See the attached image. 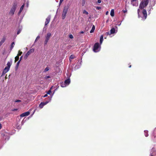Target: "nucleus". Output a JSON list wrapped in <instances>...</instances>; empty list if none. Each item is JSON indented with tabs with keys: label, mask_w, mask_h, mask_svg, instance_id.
Segmentation results:
<instances>
[{
	"label": "nucleus",
	"mask_w": 156,
	"mask_h": 156,
	"mask_svg": "<svg viewBox=\"0 0 156 156\" xmlns=\"http://www.w3.org/2000/svg\"><path fill=\"white\" fill-rule=\"evenodd\" d=\"M48 41L49 40H48L45 39V40L44 41V46H45L47 45Z\"/></svg>",
	"instance_id": "obj_24"
},
{
	"label": "nucleus",
	"mask_w": 156,
	"mask_h": 156,
	"mask_svg": "<svg viewBox=\"0 0 156 156\" xmlns=\"http://www.w3.org/2000/svg\"><path fill=\"white\" fill-rule=\"evenodd\" d=\"M95 8L97 10H100L101 9V7L100 6H96Z\"/></svg>",
	"instance_id": "obj_32"
},
{
	"label": "nucleus",
	"mask_w": 156,
	"mask_h": 156,
	"mask_svg": "<svg viewBox=\"0 0 156 156\" xmlns=\"http://www.w3.org/2000/svg\"><path fill=\"white\" fill-rule=\"evenodd\" d=\"M49 68L48 67H47L46 68L44 69V72H46L47 71H48L49 70Z\"/></svg>",
	"instance_id": "obj_28"
},
{
	"label": "nucleus",
	"mask_w": 156,
	"mask_h": 156,
	"mask_svg": "<svg viewBox=\"0 0 156 156\" xmlns=\"http://www.w3.org/2000/svg\"><path fill=\"white\" fill-rule=\"evenodd\" d=\"M51 33H48L45 36V39L49 40L51 36Z\"/></svg>",
	"instance_id": "obj_12"
},
{
	"label": "nucleus",
	"mask_w": 156,
	"mask_h": 156,
	"mask_svg": "<svg viewBox=\"0 0 156 156\" xmlns=\"http://www.w3.org/2000/svg\"><path fill=\"white\" fill-rule=\"evenodd\" d=\"M9 69L8 68H7V67H6L3 70L2 73V75H4L6 73H7L9 70Z\"/></svg>",
	"instance_id": "obj_11"
},
{
	"label": "nucleus",
	"mask_w": 156,
	"mask_h": 156,
	"mask_svg": "<svg viewBox=\"0 0 156 156\" xmlns=\"http://www.w3.org/2000/svg\"><path fill=\"white\" fill-rule=\"evenodd\" d=\"M40 38V37L39 36H37L35 40V42H36L37 40H38Z\"/></svg>",
	"instance_id": "obj_33"
},
{
	"label": "nucleus",
	"mask_w": 156,
	"mask_h": 156,
	"mask_svg": "<svg viewBox=\"0 0 156 156\" xmlns=\"http://www.w3.org/2000/svg\"><path fill=\"white\" fill-rule=\"evenodd\" d=\"M83 14H86V15H88V12H87L86 10H83Z\"/></svg>",
	"instance_id": "obj_27"
},
{
	"label": "nucleus",
	"mask_w": 156,
	"mask_h": 156,
	"mask_svg": "<svg viewBox=\"0 0 156 156\" xmlns=\"http://www.w3.org/2000/svg\"><path fill=\"white\" fill-rule=\"evenodd\" d=\"M69 8V6H65L64 7L62 15V19H64L66 16V14L68 12V9Z\"/></svg>",
	"instance_id": "obj_3"
},
{
	"label": "nucleus",
	"mask_w": 156,
	"mask_h": 156,
	"mask_svg": "<svg viewBox=\"0 0 156 156\" xmlns=\"http://www.w3.org/2000/svg\"><path fill=\"white\" fill-rule=\"evenodd\" d=\"M69 37L71 39H73V37L72 34H70L69 36Z\"/></svg>",
	"instance_id": "obj_36"
},
{
	"label": "nucleus",
	"mask_w": 156,
	"mask_h": 156,
	"mask_svg": "<svg viewBox=\"0 0 156 156\" xmlns=\"http://www.w3.org/2000/svg\"><path fill=\"white\" fill-rule=\"evenodd\" d=\"M154 134H155L156 133V131H154ZM156 137V135L154 136V137Z\"/></svg>",
	"instance_id": "obj_50"
},
{
	"label": "nucleus",
	"mask_w": 156,
	"mask_h": 156,
	"mask_svg": "<svg viewBox=\"0 0 156 156\" xmlns=\"http://www.w3.org/2000/svg\"><path fill=\"white\" fill-rule=\"evenodd\" d=\"M75 58V57L73 55H71L69 58V60L70 61V59H73Z\"/></svg>",
	"instance_id": "obj_21"
},
{
	"label": "nucleus",
	"mask_w": 156,
	"mask_h": 156,
	"mask_svg": "<svg viewBox=\"0 0 156 156\" xmlns=\"http://www.w3.org/2000/svg\"><path fill=\"white\" fill-rule=\"evenodd\" d=\"M17 5V2H15L13 3L12 7L11 8V10L9 12V15H13L14 14V12L16 9Z\"/></svg>",
	"instance_id": "obj_2"
},
{
	"label": "nucleus",
	"mask_w": 156,
	"mask_h": 156,
	"mask_svg": "<svg viewBox=\"0 0 156 156\" xmlns=\"http://www.w3.org/2000/svg\"><path fill=\"white\" fill-rule=\"evenodd\" d=\"M99 44L98 43H95L94 46L93 51L95 52L98 51V49L99 47Z\"/></svg>",
	"instance_id": "obj_6"
},
{
	"label": "nucleus",
	"mask_w": 156,
	"mask_h": 156,
	"mask_svg": "<svg viewBox=\"0 0 156 156\" xmlns=\"http://www.w3.org/2000/svg\"><path fill=\"white\" fill-rule=\"evenodd\" d=\"M2 44H2L1 42H0V47Z\"/></svg>",
	"instance_id": "obj_49"
},
{
	"label": "nucleus",
	"mask_w": 156,
	"mask_h": 156,
	"mask_svg": "<svg viewBox=\"0 0 156 156\" xmlns=\"http://www.w3.org/2000/svg\"><path fill=\"white\" fill-rule=\"evenodd\" d=\"M110 15L112 17H113L114 16V12L113 9H112L111 10L110 12Z\"/></svg>",
	"instance_id": "obj_16"
},
{
	"label": "nucleus",
	"mask_w": 156,
	"mask_h": 156,
	"mask_svg": "<svg viewBox=\"0 0 156 156\" xmlns=\"http://www.w3.org/2000/svg\"><path fill=\"white\" fill-rule=\"evenodd\" d=\"M149 0H143L140 3L139 8L140 9H143L147 5Z\"/></svg>",
	"instance_id": "obj_1"
},
{
	"label": "nucleus",
	"mask_w": 156,
	"mask_h": 156,
	"mask_svg": "<svg viewBox=\"0 0 156 156\" xmlns=\"http://www.w3.org/2000/svg\"><path fill=\"white\" fill-rule=\"evenodd\" d=\"M144 134L145 136L146 137H147L148 136V131L147 130H146L144 131Z\"/></svg>",
	"instance_id": "obj_20"
},
{
	"label": "nucleus",
	"mask_w": 156,
	"mask_h": 156,
	"mask_svg": "<svg viewBox=\"0 0 156 156\" xmlns=\"http://www.w3.org/2000/svg\"><path fill=\"white\" fill-rule=\"evenodd\" d=\"M22 58H23V56H21L20 57V60L19 61L20 62L22 60Z\"/></svg>",
	"instance_id": "obj_39"
},
{
	"label": "nucleus",
	"mask_w": 156,
	"mask_h": 156,
	"mask_svg": "<svg viewBox=\"0 0 156 156\" xmlns=\"http://www.w3.org/2000/svg\"><path fill=\"white\" fill-rule=\"evenodd\" d=\"M19 56H16L15 57V62H16L17 61H18L19 59Z\"/></svg>",
	"instance_id": "obj_22"
},
{
	"label": "nucleus",
	"mask_w": 156,
	"mask_h": 156,
	"mask_svg": "<svg viewBox=\"0 0 156 156\" xmlns=\"http://www.w3.org/2000/svg\"><path fill=\"white\" fill-rule=\"evenodd\" d=\"M15 45V43L14 42H13L12 43L11 45H10V50H11L14 47V46Z\"/></svg>",
	"instance_id": "obj_17"
},
{
	"label": "nucleus",
	"mask_w": 156,
	"mask_h": 156,
	"mask_svg": "<svg viewBox=\"0 0 156 156\" xmlns=\"http://www.w3.org/2000/svg\"><path fill=\"white\" fill-rule=\"evenodd\" d=\"M134 1H136L135 0H131V4L133 6H136V4H134L133 2Z\"/></svg>",
	"instance_id": "obj_26"
},
{
	"label": "nucleus",
	"mask_w": 156,
	"mask_h": 156,
	"mask_svg": "<svg viewBox=\"0 0 156 156\" xmlns=\"http://www.w3.org/2000/svg\"><path fill=\"white\" fill-rule=\"evenodd\" d=\"M2 127V125L1 123H0V129H1Z\"/></svg>",
	"instance_id": "obj_46"
},
{
	"label": "nucleus",
	"mask_w": 156,
	"mask_h": 156,
	"mask_svg": "<svg viewBox=\"0 0 156 156\" xmlns=\"http://www.w3.org/2000/svg\"><path fill=\"white\" fill-rule=\"evenodd\" d=\"M12 61H11V62H7V66H6V67H7V68H8L9 69L11 66L12 65Z\"/></svg>",
	"instance_id": "obj_14"
},
{
	"label": "nucleus",
	"mask_w": 156,
	"mask_h": 156,
	"mask_svg": "<svg viewBox=\"0 0 156 156\" xmlns=\"http://www.w3.org/2000/svg\"><path fill=\"white\" fill-rule=\"evenodd\" d=\"M108 11H107V12H106V13H105V14L106 15H107L108 14Z\"/></svg>",
	"instance_id": "obj_48"
},
{
	"label": "nucleus",
	"mask_w": 156,
	"mask_h": 156,
	"mask_svg": "<svg viewBox=\"0 0 156 156\" xmlns=\"http://www.w3.org/2000/svg\"><path fill=\"white\" fill-rule=\"evenodd\" d=\"M62 84H63V85H64V83H62V84H61V85H62Z\"/></svg>",
	"instance_id": "obj_52"
},
{
	"label": "nucleus",
	"mask_w": 156,
	"mask_h": 156,
	"mask_svg": "<svg viewBox=\"0 0 156 156\" xmlns=\"http://www.w3.org/2000/svg\"><path fill=\"white\" fill-rule=\"evenodd\" d=\"M122 11L124 13H125L127 12V10L126 9L125 10H123Z\"/></svg>",
	"instance_id": "obj_42"
},
{
	"label": "nucleus",
	"mask_w": 156,
	"mask_h": 156,
	"mask_svg": "<svg viewBox=\"0 0 156 156\" xmlns=\"http://www.w3.org/2000/svg\"><path fill=\"white\" fill-rule=\"evenodd\" d=\"M48 101H46L45 102H42L40 104L39 107L40 108H42L44 106L48 103Z\"/></svg>",
	"instance_id": "obj_7"
},
{
	"label": "nucleus",
	"mask_w": 156,
	"mask_h": 156,
	"mask_svg": "<svg viewBox=\"0 0 156 156\" xmlns=\"http://www.w3.org/2000/svg\"><path fill=\"white\" fill-rule=\"evenodd\" d=\"M63 0H60V2H59V4H61L62 2H63Z\"/></svg>",
	"instance_id": "obj_40"
},
{
	"label": "nucleus",
	"mask_w": 156,
	"mask_h": 156,
	"mask_svg": "<svg viewBox=\"0 0 156 156\" xmlns=\"http://www.w3.org/2000/svg\"><path fill=\"white\" fill-rule=\"evenodd\" d=\"M142 13L143 15V16L144 17L145 19H146L147 16V12L145 9H143L142 11Z\"/></svg>",
	"instance_id": "obj_10"
},
{
	"label": "nucleus",
	"mask_w": 156,
	"mask_h": 156,
	"mask_svg": "<svg viewBox=\"0 0 156 156\" xmlns=\"http://www.w3.org/2000/svg\"><path fill=\"white\" fill-rule=\"evenodd\" d=\"M30 114V112H25L23 113L20 115L21 117H23L26 116H27L29 115Z\"/></svg>",
	"instance_id": "obj_8"
},
{
	"label": "nucleus",
	"mask_w": 156,
	"mask_h": 156,
	"mask_svg": "<svg viewBox=\"0 0 156 156\" xmlns=\"http://www.w3.org/2000/svg\"><path fill=\"white\" fill-rule=\"evenodd\" d=\"M139 12H140V9H138L137 10V12H138V14H139Z\"/></svg>",
	"instance_id": "obj_47"
},
{
	"label": "nucleus",
	"mask_w": 156,
	"mask_h": 156,
	"mask_svg": "<svg viewBox=\"0 0 156 156\" xmlns=\"http://www.w3.org/2000/svg\"><path fill=\"white\" fill-rule=\"evenodd\" d=\"M50 20V16H49L46 19V21L45 23V26L47 25L49 23Z\"/></svg>",
	"instance_id": "obj_9"
},
{
	"label": "nucleus",
	"mask_w": 156,
	"mask_h": 156,
	"mask_svg": "<svg viewBox=\"0 0 156 156\" xmlns=\"http://www.w3.org/2000/svg\"><path fill=\"white\" fill-rule=\"evenodd\" d=\"M115 28H112L111 29V30H110V33L111 34H113L115 33Z\"/></svg>",
	"instance_id": "obj_15"
},
{
	"label": "nucleus",
	"mask_w": 156,
	"mask_h": 156,
	"mask_svg": "<svg viewBox=\"0 0 156 156\" xmlns=\"http://www.w3.org/2000/svg\"><path fill=\"white\" fill-rule=\"evenodd\" d=\"M24 5H22L20 8V10L19 11V12H18V15H20V13L23 10V8H24Z\"/></svg>",
	"instance_id": "obj_13"
},
{
	"label": "nucleus",
	"mask_w": 156,
	"mask_h": 156,
	"mask_svg": "<svg viewBox=\"0 0 156 156\" xmlns=\"http://www.w3.org/2000/svg\"><path fill=\"white\" fill-rule=\"evenodd\" d=\"M70 80L69 78H68L65 81L64 83V85L63 86V84H62L61 85V86L62 87H65L66 85H69L70 83Z\"/></svg>",
	"instance_id": "obj_5"
},
{
	"label": "nucleus",
	"mask_w": 156,
	"mask_h": 156,
	"mask_svg": "<svg viewBox=\"0 0 156 156\" xmlns=\"http://www.w3.org/2000/svg\"><path fill=\"white\" fill-rule=\"evenodd\" d=\"M22 52L20 51V50H19L18 52V53L17 54V56H20L22 54Z\"/></svg>",
	"instance_id": "obj_25"
},
{
	"label": "nucleus",
	"mask_w": 156,
	"mask_h": 156,
	"mask_svg": "<svg viewBox=\"0 0 156 156\" xmlns=\"http://www.w3.org/2000/svg\"><path fill=\"white\" fill-rule=\"evenodd\" d=\"M51 90H50L48 91L47 93V94H51Z\"/></svg>",
	"instance_id": "obj_38"
},
{
	"label": "nucleus",
	"mask_w": 156,
	"mask_h": 156,
	"mask_svg": "<svg viewBox=\"0 0 156 156\" xmlns=\"http://www.w3.org/2000/svg\"><path fill=\"white\" fill-rule=\"evenodd\" d=\"M48 41L49 40H48L45 39V40L44 41V46H45L47 45Z\"/></svg>",
	"instance_id": "obj_23"
},
{
	"label": "nucleus",
	"mask_w": 156,
	"mask_h": 156,
	"mask_svg": "<svg viewBox=\"0 0 156 156\" xmlns=\"http://www.w3.org/2000/svg\"><path fill=\"white\" fill-rule=\"evenodd\" d=\"M34 49H30L29 51H28L27 53L24 56V58L25 59H27L28 56L31 53H32L34 52Z\"/></svg>",
	"instance_id": "obj_4"
},
{
	"label": "nucleus",
	"mask_w": 156,
	"mask_h": 156,
	"mask_svg": "<svg viewBox=\"0 0 156 156\" xmlns=\"http://www.w3.org/2000/svg\"><path fill=\"white\" fill-rule=\"evenodd\" d=\"M50 78H51V76H45L44 77V79H48Z\"/></svg>",
	"instance_id": "obj_30"
},
{
	"label": "nucleus",
	"mask_w": 156,
	"mask_h": 156,
	"mask_svg": "<svg viewBox=\"0 0 156 156\" xmlns=\"http://www.w3.org/2000/svg\"><path fill=\"white\" fill-rule=\"evenodd\" d=\"M5 38H3L1 41V42L3 44L5 41Z\"/></svg>",
	"instance_id": "obj_29"
},
{
	"label": "nucleus",
	"mask_w": 156,
	"mask_h": 156,
	"mask_svg": "<svg viewBox=\"0 0 156 156\" xmlns=\"http://www.w3.org/2000/svg\"><path fill=\"white\" fill-rule=\"evenodd\" d=\"M131 67V65H130L129 66V68H130V67Z\"/></svg>",
	"instance_id": "obj_51"
},
{
	"label": "nucleus",
	"mask_w": 156,
	"mask_h": 156,
	"mask_svg": "<svg viewBox=\"0 0 156 156\" xmlns=\"http://www.w3.org/2000/svg\"><path fill=\"white\" fill-rule=\"evenodd\" d=\"M105 34L106 35H111V34L110 33V32H106Z\"/></svg>",
	"instance_id": "obj_34"
},
{
	"label": "nucleus",
	"mask_w": 156,
	"mask_h": 156,
	"mask_svg": "<svg viewBox=\"0 0 156 156\" xmlns=\"http://www.w3.org/2000/svg\"><path fill=\"white\" fill-rule=\"evenodd\" d=\"M21 29H19L17 32V34H19L21 32Z\"/></svg>",
	"instance_id": "obj_35"
},
{
	"label": "nucleus",
	"mask_w": 156,
	"mask_h": 156,
	"mask_svg": "<svg viewBox=\"0 0 156 156\" xmlns=\"http://www.w3.org/2000/svg\"><path fill=\"white\" fill-rule=\"evenodd\" d=\"M103 36L102 35L101 36L100 38V42L101 44L102 42V41H103Z\"/></svg>",
	"instance_id": "obj_19"
},
{
	"label": "nucleus",
	"mask_w": 156,
	"mask_h": 156,
	"mask_svg": "<svg viewBox=\"0 0 156 156\" xmlns=\"http://www.w3.org/2000/svg\"><path fill=\"white\" fill-rule=\"evenodd\" d=\"M20 61H18L17 62V64H16V68H17L19 66V64H20Z\"/></svg>",
	"instance_id": "obj_31"
},
{
	"label": "nucleus",
	"mask_w": 156,
	"mask_h": 156,
	"mask_svg": "<svg viewBox=\"0 0 156 156\" xmlns=\"http://www.w3.org/2000/svg\"><path fill=\"white\" fill-rule=\"evenodd\" d=\"M27 4L28 5V3H27Z\"/></svg>",
	"instance_id": "obj_53"
},
{
	"label": "nucleus",
	"mask_w": 156,
	"mask_h": 156,
	"mask_svg": "<svg viewBox=\"0 0 156 156\" xmlns=\"http://www.w3.org/2000/svg\"><path fill=\"white\" fill-rule=\"evenodd\" d=\"M47 96H48L47 94H45V95L43 96V97H47Z\"/></svg>",
	"instance_id": "obj_44"
},
{
	"label": "nucleus",
	"mask_w": 156,
	"mask_h": 156,
	"mask_svg": "<svg viewBox=\"0 0 156 156\" xmlns=\"http://www.w3.org/2000/svg\"><path fill=\"white\" fill-rule=\"evenodd\" d=\"M80 34H83L84 33V31H81L80 32Z\"/></svg>",
	"instance_id": "obj_45"
},
{
	"label": "nucleus",
	"mask_w": 156,
	"mask_h": 156,
	"mask_svg": "<svg viewBox=\"0 0 156 156\" xmlns=\"http://www.w3.org/2000/svg\"><path fill=\"white\" fill-rule=\"evenodd\" d=\"M101 2V0H98V3H100Z\"/></svg>",
	"instance_id": "obj_41"
},
{
	"label": "nucleus",
	"mask_w": 156,
	"mask_h": 156,
	"mask_svg": "<svg viewBox=\"0 0 156 156\" xmlns=\"http://www.w3.org/2000/svg\"><path fill=\"white\" fill-rule=\"evenodd\" d=\"M95 29V26H94V25H93L92 27V29H91V30H90V33H93L94 31V30Z\"/></svg>",
	"instance_id": "obj_18"
},
{
	"label": "nucleus",
	"mask_w": 156,
	"mask_h": 156,
	"mask_svg": "<svg viewBox=\"0 0 156 156\" xmlns=\"http://www.w3.org/2000/svg\"><path fill=\"white\" fill-rule=\"evenodd\" d=\"M21 101L20 100H15V102H20Z\"/></svg>",
	"instance_id": "obj_37"
},
{
	"label": "nucleus",
	"mask_w": 156,
	"mask_h": 156,
	"mask_svg": "<svg viewBox=\"0 0 156 156\" xmlns=\"http://www.w3.org/2000/svg\"><path fill=\"white\" fill-rule=\"evenodd\" d=\"M17 109H13L12 110V111H16L17 110Z\"/></svg>",
	"instance_id": "obj_43"
}]
</instances>
